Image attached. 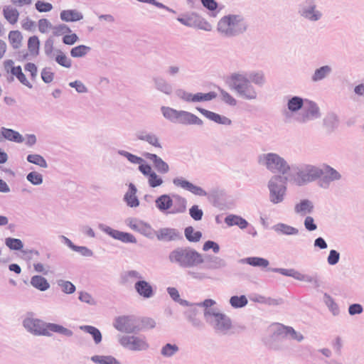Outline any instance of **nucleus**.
I'll return each mask as SVG.
<instances>
[{"label":"nucleus","instance_id":"nucleus-1","mask_svg":"<svg viewBox=\"0 0 364 364\" xmlns=\"http://www.w3.org/2000/svg\"><path fill=\"white\" fill-rule=\"evenodd\" d=\"M168 258L171 262L183 267L196 266L204 261L201 254L190 247L177 248L170 253Z\"/></svg>","mask_w":364,"mask_h":364},{"label":"nucleus","instance_id":"nucleus-2","mask_svg":"<svg viewBox=\"0 0 364 364\" xmlns=\"http://www.w3.org/2000/svg\"><path fill=\"white\" fill-rule=\"evenodd\" d=\"M247 29V25L240 16H224L218 23V30L226 35H235Z\"/></svg>","mask_w":364,"mask_h":364},{"label":"nucleus","instance_id":"nucleus-3","mask_svg":"<svg viewBox=\"0 0 364 364\" xmlns=\"http://www.w3.org/2000/svg\"><path fill=\"white\" fill-rule=\"evenodd\" d=\"M230 80L233 89L240 95L249 100L256 97V92L246 76L241 74H233L230 77Z\"/></svg>","mask_w":364,"mask_h":364},{"label":"nucleus","instance_id":"nucleus-4","mask_svg":"<svg viewBox=\"0 0 364 364\" xmlns=\"http://www.w3.org/2000/svg\"><path fill=\"white\" fill-rule=\"evenodd\" d=\"M205 318L216 331L225 333L232 326V323L228 316L220 311L210 313L205 312Z\"/></svg>","mask_w":364,"mask_h":364},{"label":"nucleus","instance_id":"nucleus-5","mask_svg":"<svg viewBox=\"0 0 364 364\" xmlns=\"http://www.w3.org/2000/svg\"><path fill=\"white\" fill-rule=\"evenodd\" d=\"M264 161V164L268 169L274 173H285L289 167L286 161L276 154H264L259 159Z\"/></svg>","mask_w":364,"mask_h":364},{"label":"nucleus","instance_id":"nucleus-6","mask_svg":"<svg viewBox=\"0 0 364 364\" xmlns=\"http://www.w3.org/2000/svg\"><path fill=\"white\" fill-rule=\"evenodd\" d=\"M120 344L132 350H144L149 345L144 338L134 336H124L119 339Z\"/></svg>","mask_w":364,"mask_h":364},{"label":"nucleus","instance_id":"nucleus-7","mask_svg":"<svg viewBox=\"0 0 364 364\" xmlns=\"http://www.w3.org/2000/svg\"><path fill=\"white\" fill-rule=\"evenodd\" d=\"M23 325L28 331L34 335H46L45 323L38 318L27 317L23 320Z\"/></svg>","mask_w":364,"mask_h":364},{"label":"nucleus","instance_id":"nucleus-8","mask_svg":"<svg viewBox=\"0 0 364 364\" xmlns=\"http://www.w3.org/2000/svg\"><path fill=\"white\" fill-rule=\"evenodd\" d=\"M114 326L118 331L126 333H133L139 330L134 320L126 316L117 318Z\"/></svg>","mask_w":364,"mask_h":364},{"label":"nucleus","instance_id":"nucleus-9","mask_svg":"<svg viewBox=\"0 0 364 364\" xmlns=\"http://www.w3.org/2000/svg\"><path fill=\"white\" fill-rule=\"evenodd\" d=\"M4 68L7 71H10L12 75L15 76L23 85L31 88L32 85L26 77L20 65L14 66V61L11 60H6L4 63Z\"/></svg>","mask_w":364,"mask_h":364},{"label":"nucleus","instance_id":"nucleus-10","mask_svg":"<svg viewBox=\"0 0 364 364\" xmlns=\"http://www.w3.org/2000/svg\"><path fill=\"white\" fill-rule=\"evenodd\" d=\"M217 95L214 92H210L208 93L198 92L196 94H191L189 92H183L180 94V97L188 102H199L210 101L215 99Z\"/></svg>","mask_w":364,"mask_h":364},{"label":"nucleus","instance_id":"nucleus-11","mask_svg":"<svg viewBox=\"0 0 364 364\" xmlns=\"http://www.w3.org/2000/svg\"><path fill=\"white\" fill-rule=\"evenodd\" d=\"M281 180L280 177H274L269 182L271 200L273 203H277L282 200L285 188L283 186H277L275 183Z\"/></svg>","mask_w":364,"mask_h":364},{"label":"nucleus","instance_id":"nucleus-12","mask_svg":"<svg viewBox=\"0 0 364 364\" xmlns=\"http://www.w3.org/2000/svg\"><path fill=\"white\" fill-rule=\"evenodd\" d=\"M173 183L176 186H179L183 189L188 190L192 193L197 196H205L206 192L197 186H195L192 183L183 179V178H175L173 179Z\"/></svg>","mask_w":364,"mask_h":364},{"label":"nucleus","instance_id":"nucleus-13","mask_svg":"<svg viewBox=\"0 0 364 364\" xmlns=\"http://www.w3.org/2000/svg\"><path fill=\"white\" fill-rule=\"evenodd\" d=\"M177 123L200 125L203 124V122L200 118L192 113L186 111H180Z\"/></svg>","mask_w":364,"mask_h":364},{"label":"nucleus","instance_id":"nucleus-14","mask_svg":"<svg viewBox=\"0 0 364 364\" xmlns=\"http://www.w3.org/2000/svg\"><path fill=\"white\" fill-rule=\"evenodd\" d=\"M198 110L202 114H203L205 117H207L208 119H209L218 124L230 125L232 123V121L229 118L224 117V116H221V115H220L217 113H215L213 112L208 111V110H206V109H202V108H198Z\"/></svg>","mask_w":364,"mask_h":364},{"label":"nucleus","instance_id":"nucleus-15","mask_svg":"<svg viewBox=\"0 0 364 364\" xmlns=\"http://www.w3.org/2000/svg\"><path fill=\"white\" fill-rule=\"evenodd\" d=\"M144 156L154 163V167L160 173H165L168 171V165L156 154L145 153L144 154Z\"/></svg>","mask_w":364,"mask_h":364},{"label":"nucleus","instance_id":"nucleus-16","mask_svg":"<svg viewBox=\"0 0 364 364\" xmlns=\"http://www.w3.org/2000/svg\"><path fill=\"white\" fill-rule=\"evenodd\" d=\"M323 174V171L314 166H307L304 171L301 172V178L304 181H311Z\"/></svg>","mask_w":364,"mask_h":364},{"label":"nucleus","instance_id":"nucleus-17","mask_svg":"<svg viewBox=\"0 0 364 364\" xmlns=\"http://www.w3.org/2000/svg\"><path fill=\"white\" fill-rule=\"evenodd\" d=\"M135 289L137 293L144 297L150 298L153 296V289L149 283L146 281L141 280L135 283Z\"/></svg>","mask_w":364,"mask_h":364},{"label":"nucleus","instance_id":"nucleus-18","mask_svg":"<svg viewBox=\"0 0 364 364\" xmlns=\"http://www.w3.org/2000/svg\"><path fill=\"white\" fill-rule=\"evenodd\" d=\"M3 15L6 20L12 25L16 24L19 18L18 11L10 5L4 7Z\"/></svg>","mask_w":364,"mask_h":364},{"label":"nucleus","instance_id":"nucleus-19","mask_svg":"<svg viewBox=\"0 0 364 364\" xmlns=\"http://www.w3.org/2000/svg\"><path fill=\"white\" fill-rule=\"evenodd\" d=\"M44 329L46 332L45 336H49L50 332L58 333L68 336H71L73 333L70 330L63 327V326L51 323H45Z\"/></svg>","mask_w":364,"mask_h":364},{"label":"nucleus","instance_id":"nucleus-20","mask_svg":"<svg viewBox=\"0 0 364 364\" xmlns=\"http://www.w3.org/2000/svg\"><path fill=\"white\" fill-rule=\"evenodd\" d=\"M136 188L134 184L129 185V191L124 196V200L127 205L132 208L137 207L139 204V200L136 196Z\"/></svg>","mask_w":364,"mask_h":364},{"label":"nucleus","instance_id":"nucleus-21","mask_svg":"<svg viewBox=\"0 0 364 364\" xmlns=\"http://www.w3.org/2000/svg\"><path fill=\"white\" fill-rule=\"evenodd\" d=\"M1 134L2 139H6L17 143H21L23 141V138L18 132L11 129L2 128Z\"/></svg>","mask_w":364,"mask_h":364},{"label":"nucleus","instance_id":"nucleus-22","mask_svg":"<svg viewBox=\"0 0 364 364\" xmlns=\"http://www.w3.org/2000/svg\"><path fill=\"white\" fill-rule=\"evenodd\" d=\"M225 223L228 226L237 225L241 229H245L247 227V222L240 216L230 215L225 219Z\"/></svg>","mask_w":364,"mask_h":364},{"label":"nucleus","instance_id":"nucleus-23","mask_svg":"<svg viewBox=\"0 0 364 364\" xmlns=\"http://www.w3.org/2000/svg\"><path fill=\"white\" fill-rule=\"evenodd\" d=\"M60 18L63 21H77L82 18V15L75 10H63L60 13Z\"/></svg>","mask_w":364,"mask_h":364},{"label":"nucleus","instance_id":"nucleus-24","mask_svg":"<svg viewBox=\"0 0 364 364\" xmlns=\"http://www.w3.org/2000/svg\"><path fill=\"white\" fill-rule=\"evenodd\" d=\"M31 285L40 291H46L50 287L48 281L42 276L35 275L31 279Z\"/></svg>","mask_w":364,"mask_h":364},{"label":"nucleus","instance_id":"nucleus-25","mask_svg":"<svg viewBox=\"0 0 364 364\" xmlns=\"http://www.w3.org/2000/svg\"><path fill=\"white\" fill-rule=\"evenodd\" d=\"M40 41L37 36H33L28 40V50L30 55L36 57L39 54Z\"/></svg>","mask_w":364,"mask_h":364},{"label":"nucleus","instance_id":"nucleus-26","mask_svg":"<svg viewBox=\"0 0 364 364\" xmlns=\"http://www.w3.org/2000/svg\"><path fill=\"white\" fill-rule=\"evenodd\" d=\"M157 237L162 240H173L178 237V232L174 229L164 228L159 230Z\"/></svg>","mask_w":364,"mask_h":364},{"label":"nucleus","instance_id":"nucleus-27","mask_svg":"<svg viewBox=\"0 0 364 364\" xmlns=\"http://www.w3.org/2000/svg\"><path fill=\"white\" fill-rule=\"evenodd\" d=\"M23 36L18 31H11L9 33V41L11 46L15 48H19L22 45Z\"/></svg>","mask_w":364,"mask_h":364},{"label":"nucleus","instance_id":"nucleus-28","mask_svg":"<svg viewBox=\"0 0 364 364\" xmlns=\"http://www.w3.org/2000/svg\"><path fill=\"white\" fill-rule=\"evenodd\" d=\"M91 360L97 364H121L112 355H94Z\"/></svg>","mask_w":364,"mask_h":364},{"label":"nucleus","instance_id":"nucleus-29","mask_svg":"<svg viewBox=\"0 0 364 364\" xmlns=\"http://www.w3.org/2000/svg\"><path fill=\"white\" fill-rule=\"evenodd\" d=\"M156 205L160 210H166L173 205V200L168 195H162L156 199Z\"/></svg>","mask_w":364,"mask_h":364},{"label":"nucleus","instance_id":"nucleus-30","mask_svg":"<svg viewBox=\"0 0 364 364\" xmlns=\"http://www.w3.org/2000/svg\"><path fill=\"white\" fill-rule=\"evenodd\" d=\"M184 234L186 238L193 242H196L200 241L202 237V233L200 231H196L195 229L192 226H188L184 230Z\"/></svg>","mask_w":364,"mask_h":364},{"label":"nucleus","instance_id":"nucleus-31","mask_svg":"<svg viewBox=\"0 0 364 364\" xmlns=\"http://www.w3.org/2000/svg\"><path fill=\"white\" fill-rule=\"evenodd\" d=\"M111 235L114 238L124 242H136L134 236L130 233L114 230Z\"/></svg>","mask_w":364,"mask_h":364},{"label":"nucleus","instance_id":"nucleus-32","mask_svg":"<svg viewBox=\"0 0 364 364\" xmlns=\"http://www.w3.org/2000/svg\"><path fill=\"white\" fill-rule=\"evenodd\" d=\"M274 230L277 232L284 235H296L298 233L297 229L283 223L277 224L274 227Z\"/></svg>","mask_w":364,"mask_h":364},{"label":"nucleus","instance_id":"nucleus-33","mask_svg":"<svg viewBox=\"0 0 364 364\" xmlns=\"http://www.w3.org/2000/svg\"><path fill=\"white\" fill-rule=\"evenodd\" d=\"M80 329L91 334L96 343H99L102 341V334L100 331L95 327L92 326H82Z\"/></svg>","mask_w":364,"mask_h":364},{"label":"nucleus","instance_id":"nucleus-34","mask_svg":"<svg viewBox=\"0 0 364 364\" xmlns=\"http://www.w3.org/2000/svg\"><path fill=\"white\" fill-rule=\"evenodd\" d=\"M90 50V47L85 45H80L71 49L70 55L73 58H80L85 56Z\"/></svg>","mask_w":364,"mask_h":364},{"label":"nucleus","instance_id":"nucleus-35","mask_svg":"<svg viewBox=\"0 0 364 364\" xmlns=\"http://www.w3.org/2000/svg\"><path fill=\"white\" fill-rule=\"evenodd\" d=\"M163 115L168 119L176 122L178 121V117L180 111H177L170 107H163L161 108Z\"/></svg>","mask_w":364,"mask_h":364},{"label":"nucleus","instance_id":"nucleus-36","mask_svg":"<svg viewBox=\"0 0 364 364\" xmlns=\"http://www.w3.org/2000/svg\"><path fill=\"white\" fill-rule=\"evenodd\" d=\"M245 261L248 264L254 267H267L269 265L268 260L261 257H247L245 259Z\"/></svg>","mask_w":364,"mask_h":364},{"label":"nucleus","instance_id":"nucleus-37","mask_svg":"<svg viewBox=\"0 0 364 364\" xmlns=\"http://www.w3.org/2000/svg\"><path fill=\"white\" fill-rule=\"evenodd\" d=\"M5 244L11 250H20L23 247L21 240L13 237L6 238Z\"/></svg>","mask_w":364,"mask_h":364},{"label":"nucleus","instance_id":"nucleus-38","mask_svg":"<svg viewBox=\"0 0 364 364\" xmlns=\"http://www.w3.org/2000/svg\"><path fill=\"white\" fill-rule=\"evenodd\" d=\"M313 206L308 200H303L299 204L296 205L295 210L298 213L306 215L311 212Z\"/></svg>","mask_w":364,"mask_h":364},{"label":"nucleus","instance_id":"nucleus-39","mask_svg":"<svg viewBox=\"0 0 364 364\" xmlns=\"http://www.w3.org/2000/svg\"><path fill=\"white\" fill-rule=\"evenodd\" d=\"M230 303L234 308H241L247 304V299L245 296H234L230 299Z\"/></svg>","mask_w":364,"mask_h":364},{"label":"nucleus","instance_id":"nucleus-40","mask_svg":"<svg viewBox=\"0 0 364 364\" xmlns=\"http://www.w3.org/2000/svg\"><path fill=\"white\" fill-rule=\"evenodd\" d=\"M28 162L36 164L41 167L46 168L47 163L43 156L38 154H29L27 156Z\"/></svg>","mask_w":364,"mask_h":364},{"label":"nucleus","instance_id":"nucleus-41","mask_svg":"<svg viewBox=\"0 0 364 364\" xmlns=\"http://www.w3.org/2000/svg\"><path fill=\"white\" fill-rule=\"evenodd\" d=\"M138 138L140 140L146 141L151 145L154 146V147L161 148V144L159 143V139L156 137V135L154 134H141L139 135Z\"/></svg>","mask_w":364,"mask_h":364},{"label":"nucleus","instance_id":"nucleus-42","mask_svg":"<svg viewBox=\"0 0 364 364\" xmlns=\"http://www.w3.org/2000/svg\"><path fill=\"white\" fill-rule=\"evenodd\" d=\"M303 105V100L299 97H294L289 100L288 108L292 112L299 110Z\"/></svg>","mask_w":364,"mask_h":364},{"label":"nucleus","instance_id":"nucleus-43","mask_svg":"<svg viewBox=\"0 0 364 364\" xmlns=\"http://www.w3.org/2000/svg\"><path fill=\"white\" fill-rule=\"evenodd\" d=\"M323 173L326 174V178L330 181L338 180L341 178L340 173L329 166H324Z\"/></svg>","mask_w":364,"mask_h":364},{"label":"nucleus","instance_id":"nucleus-44","mask_svg":"<svg viewBox=\"0 0 364 364\" xmlns=\"http://www.w3.org/2000/svg\"><path fill=\"white\" fill-rule=\"evenodd\" d=\"M55 60L59 65H60L65 68H70L72 65L71 60L69 58H68V56L62 52H60L56 55Z\"/></svg>","mask_w":364,"mask_h":364},{"label":"nucleus","instance_id":"nucleus-45","mask_svg":"<svg viewBox=\"0 0 364 364\" xmlns=\"http://www.w3.org/2000/svg\"><path fill=\"white\" fill-rule=\"evenodd\" d=\"M330 71L331 68L328 66H323L315 71L312 79L314 81L321 80L324 78Z\"/></svg>","mask_w":364,"mask_h":364},{"label":"nucleus","instance_id":"nucleus-46","mask_svg":"<svg viewBox=\"0 0 364 364\" xmlns=\"http://www.w3.org/2000/svg\"><path fill=\"white\" fill-rule=\"evenodd\" d=\"M149 184L151 187L155 188L162 184L163 180L155 172H152L148 176Z\"/></svg>","mask_w":364,"mask_h":364},{"label":"nucleus","instance_id":"nucleus-47","mask_svg":"<svg viewBox=\"0 0 364 364\" xmlns=\"http://www.w3.org/2000/svg\"><path fill=\"white\" fill-rule=\"evenodd\" d=\"M38 26L39 31L43 33H48L52 28V23L46 18L40 19Z\"/></svg>","mask_w":364,"mask_h":364},{"label":"nucleus","instance_id":"nucleus-48","mask_svg":"<svg viewBox=\"0 0 364 364\" xmlns=\"http://www.w3.org/2000/svg\"><path fill=\"white\" fill-rule=\"evenodd\" d=\"M215 304H216V302L214 300H213L211 299H205L204 301H203L202 303L198 304L199 306H202L204 308V316L205 317V312H207V311H209L210 313L218 311L216 309H210V307L214 306Z\"/></svg>","mask_w":364,"mask_h":364},{"label":"nucleus","instance_id":"nucleus-49","mask_svg":"<svg viewBox=\"0 0 364 364\" xmlns=\"http://www.w3.org/2000/svg\"><path fill=\"white\" fill-rule=\"evenodd\" d=\"M27 179L34 185H39L43 182L42 175L35 171L29 173Z\"/></svg>","mask_w":364,"mask_h":364},{"label":"nucleus","instance_id":"nucleus-50","mask_svg":"<svg viewBox=\"0 0 364 364\" xmlns=\"http://www.w3.org/2000/svg\"><path fill=\"white\" fill-rule=\"evenodd\" d=\"M178 350L177 346L168 343L161 349V354L164 356H171L177 352Z\"/></svg>","mask_w":364,"mask_h":364},{"label":"nucleus","instance_id":"nucleus-51","mask_svg":"<svg viewBox=\"0 0 364 364\" xmlns=\"http://www.w3.org/2000/svg\"><path fill=\"white\" fill-rule=\"evenodd\" d=\"M221 98L223 102L231 105L235 106L237 104L236 100L230 95L228 92L220 90Z\"/></svg>","mask_w":364,"mask_h":364},{"label":"nucleus","instance_id":"nucleus-52","mask_svg":"<svg viewBox=\"0 0 364 364\" xmlns=\"http://www.w3.org/2000/svg\"><path fill=\"white\" fill-rule=\"evenodd\" d=\"M35 6L39 12H48L53 9V6L51 4L41 1H38L36 3Z\"/></svg>","mask_w":364,"mask_h":364},{"label":"nucleus","instance_id":"nucleus-53","mask_svg":"<svg viewBox=\"0 0 364 364\" xmlns=\"http://www.w3.org/2000/svg\"><path fill=\"white\" fill-rule=\"evenodd\" d=\"M41 77L46 83H50L53 80L54 73L50 68H44L41 72Z\"/></svg>","mask_w":364,"mask_h":364},{"label":"nucleus","instance_id":"nucleus-54","mask_svg":"<svg viewBox=\"0 0 364 364\" xmlns=\"http://www.w3.org/2000/svg\"><path fill=\"white\" fill-rule=\"evenodd\" d=\"M197 16L193 14L192 16H186L182 18H178V21L183 25L192 26L195 24Z\"/></svg>","mask_w":364,"mask_h":364},{"label":"nucleus","instance_id":"nucleus-55","mask_svg":"<svg viewBox=\"0 0 364 364\" xmlns=\"http://www.w3.org/2000/svg\"><path fill=\"white\" fill-rule=\"evenodd\" d=\"M203 211L198 205H193L190 209V215L195 220H200L203 217Z\"/></svg>","mask_w":364,"mask_h":364},{"label":"nucleus","instance_id":"nucleus-56","mask_svg":"<svg viewBox=\"0 0 364 364\" xmlns=\"http://www.w3.org/2000/svg\"><path fill=\"white\" fill-rule=\"evenodd\" d=\"M141 325L139 327L138 326L139 330V329H149V328H153L155 327V321L150 318H144L141 319Z\"/></svg>","mask_w":364,"mask_h":364},{"label":"nucleus","instance_id":"nucleus-57","mask_svg":"<svg viewBox=\"0 0 364 364\" xmlns=\"http://www.w3.org/2000/svg\"><path fill=\"white\" fill-rule=\"evenodd\" d=\"M210 249H212L215 253H218L220 250V247L216 242L208 240L204 243L203 250L208 251Z\"/></svg>","mask_w":364,"mask_h":364},{"label":"nucleus","instance_id":"nucleus-58","mask_svg":"<svg viewBox=\"0 0 364 364\" xmlns=\"http://www.w3.org/2000/svg\"><path fill=\"white\" fill-rule=\"evenodd\" d=\"M304 16L311 21H316L320 18L321 14L319 12L315 11L314 8H312L311 10L304 11Z\"/></svg>","mask_w":364,"mask_h":364},{"label":"nucleus","instance_id":"nucleus-59","mask_svg":"<svg viewBox=\"0 0 364 364\" xmlns=\"http://www.w3.org/2000/svg\"><path fill=\"white\" fill-rule=\"evenodd\" d=\"M139 278H141V276L139 274V272H137L136 271H129L124 275L123 280L124 282H132V279H139Z\"/></svg>","mask_w":364,"mask_h":364},{"label":"nucleus","instance_id":"nucleus-60","mask_svg":"<svg viewBox=\"0 0 364 364\" xmlns=\"http://www.w3.org/2000/svg\"><path fill=\"white\" fill-rule=\"evenodd\" d=\"M25 70L29 72L32 78H36L38 73V68L34 63H28L26 64Z\"/></svg>","mask_w":364,"mask_h":364},{"label":"nucleus","instance_id":"nucleus-61","mask_svg":"<svg viewBox=\"0 0 364 364\" xmlns=\"http://www.w3.org/2000/svg\"><path fill=\"white\" fill-rule=\"evenodd\" d=\"M78 40V37L75 33H71L64 36L63 41L66 45H73Z\"/></svg>","mask_w":364,"mask_h":364},{"label":"nucleus","instance_id":"nucleus-62","mask_svg":"<svg viewBox=\"0 0 364 364\" xmlns=\"http://www.w3.org/2000/svg\"><path fill=\"white\" fill-rule=\"evenodd\" d=\"M60 286L65 293L72 294L75 291V286L70 282H63Z\"/></svg>","mask_w":364,"mask_h":364},{"label":"nucleus","instance_id":"nucleus-63","mask_svg":"<svg viewBox=\"0 0 364 364\" xmlns=\"http://www.w3.org/2000/svg\"><path fill=\"white\" fill-rule=\"evenodd\" d=\"M69 85L71 87L75 88V90L78 92H87V87L84 85V84L80 81H74L69 83Z\"/></svg>","mask_w":364,"mask_h":364},{"label":"nucleus","instance_id":"nucleus-64","mask_svg":"<svg viewBox=\"0 0 364 364\" xmlns=\"http://www.w3.org/2000/svg\"><path fill=\"white\" fill-rule=\"evenodd\" d=\"M339 259V253L336 250H331L329 255L328 257V264L333 265L336 264Z\"/></svg>","mask_w":364,"mask_h":364}]
</instances>
